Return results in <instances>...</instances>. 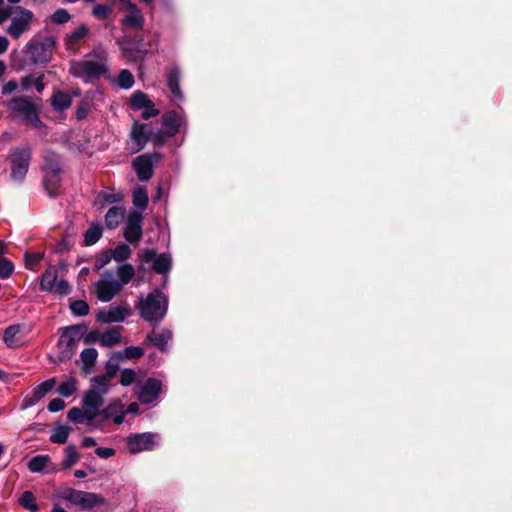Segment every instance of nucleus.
I'll list each match as a JSON object with an SVG mask.
<instances>
[{
    "label": "nucleus",
    "instance_id": "e2e57ef3",
    "mask_svg": "<svg viewBox=\"0 0 512 512\" xmlns=\"http://www.w3.org/2000/svg\"><path fill=\"white\" fill-rule=\"evenodd\" d=\"M16 12V6H6L0 9V23L8 20Z\"/></svg>",
    "mask_w": 512,
    "mask_h": 512
},
{
    "label": "nucleus",
    "instance_id": "13d9d810",
    "mask_svg": "<svg viewBox=\"0 0 512 512\" xmlns=\"http://www.w3.org/2000/svg\"><path fill=\"white\" fill-rule=\"evenodd\" d=\"M111 253L108 250L102 251L95 261V269L100 270L111 261Z\"/></svg>",
    "mask_w": 512,
    "mask_h": 512
},
{
    "label": "nucleus",
    "instance_id": "ea45409f",
    "mask_svg": "<svg viewBox=\"0 0 512 512\" xmlns=\"http://www.w3.org/2000/svg\"><path fill=\"white\" fill-rule=\"evenodd\" d=\"M21 326L14 324L8 326L3 333V341L8 348H14L17 346L15 336L20 332Z\"/></svg>",
    "mask_w": 512,
    "mask_h": 512
},
{
    "label": "nucleus",
    "instance_id": "7ed1b4c3",
    "mask_svg": "<svg viewBox=\"0 0 512 512\" xmlns=\"http://www.w3.org/2000/svg\"><path fill=\"white\" fill-rule=\"evenodd\" d=\"M85 324H75L62 328L57 346L60 361L70 360L77 351L78 342L82 339V331H86Z\"/></svg>",
    "mask_w": 512,
    "mask_h": 512
},
{
    "label": "nucleus",
    "instance_id": "680f3d73",
    "mask_svg": "<svg viewBox=\"0 0 512 512\" xmlns=\"http://www.w3.org/2000/svg\"><path fill=\"white\" fill-rule=\"evenodd\" d=\"M65 406L66 404L64 400H62L61 398H54L49 402L47 409L51 413H56L63 410Z\"/></svg>",
    "mask_w": 512,
    "mask_h": 512
},
{
    "label": "nucleus",
    "instance_id": "4c0bfd02",
    "mask_svg": "<svg viewBox=\"0 0 512 512\" xmlns=\"http://www.w3.org/2000/svg\"><path fill=\"white\" fill-rule=\"evenodd\" d=\"M18 501L23 508L31 512H37L39 510V505L36 503L35 495L29 490L24 491Z\"/></svg>",
    "mask_w": 512,
    "mask_h": 512
},
{
    "label": "nucleus",
    "instance_id": "bb28decb",
    "mask_svg": "<svg viewBox=\"0 0 512 512\" xmlns=\"http://www.w3.org/2000/svg\"><path fill=\"white\" fill-rule=\"evenodd\" d=\"M129 104L133 110L151 108L153 106V102L141 90H137L131 95Z\"/></svg>",
    "mask_w": 512,
    "mask_h": 512
},
{
    "label": "nucleus",
    "instance_id": "9d476101",
    "mask_svg": "<svg viewBox=\"0 0 512 512\" xmlns=\"http://www.w3.org/2000/svg\"><path fill=\"white\" fill-rule=\"evenodd\" d=\"M108 388L97 390L94 386L88 389L82 399V407L87 412L88 421H93L99 415V408L104 403V395Z\"/></svg>",
    "mask_w": 512,
    "mask_h": 512
},
{
    "label": "nucleus",
    "instance_id": "6e6552de",
    "mask_svg": "<svg viewBox=\"0 0 512 512\" xmlns=\"http://www.w3.org/2000/svg\"><path fill=\"white\" fill-rule=\"evenodd\" d=\"M62 497L71 504L79 506L81 510H90L95 506L106 503V499L100 494L73 488H67Z\"/></svg>",
    "mask_w": 512,
    "mask_h": 512
},
{
    "label": "nucleus",
    "instance_id": "72a5a7b5",
    "mask_svg": "<svg viewBox=\"0 0 512 512\" xmlns=\"http://www.w3.org/2000/svg\"><path fill=\"white\" fill-rule=\"evenodd\" d=\"M117 275L119 277L118 283H121V288L127 285L135 275L134 267L129 263H124L118 266Z\"/></svg>",
    "mask_w": 512,
    "mask_h": 512
},
{
    "label": "nucleus",
    "instance_id": "864d4df0",
    "mask_svg": "<svg viewBox=\"0 0 512 512\" xmlns=\"http://www.w3.org/2000/svg\"><path fill=\"white\" fill-rule=\"evenodd\" d=\"M136 380V373L134 370L125 368L121 371L120 384L122 386H130Z\"/></svg>",
    "mask_w": 512,
    "mask_h": 512
},
{
    "label": "nucleus",
    "instance_id": "f03ea898",
    "mask_svg": "<svg viewBox=\"0 0 512 512\" xmlns=\"http://www.w3.org/2000/svg\"><path fill=\"white\" fill-rule=\"evenodd\" d=\"M57 39L54 36L33 37L25 46L24 52L30 55L29 64L46 65L53 59Z\"/></svg>",
    "mask_w": 512,
    "mask_h": 512
},
{
    "label": "nucleus",
    "instance_id": "6ab92c4d",
    "mask_svg": "<svg viewBox=\"0 0 512 512\" xmlns=\"http://www.w3.org/2000/svg\"><path fill=\"white\" fill-rule=\"evenodd\" d=\"M42 183L49 197H57L61 186V172H44Z\"/></svg>",
    "mask_w": 512,
    "mask_h": 512
},
{
    "label": "nucleus",
    "instance_id": "c85d7f7f",
    "mask_svg": "<svg viewBox=\"0 0 512 512\" xmlns=\"http://www.w3.org/2000/svg\"><path fill=\"white\" fill-rule=\"evenodd\" d=\"M44 172H62L61 157L56 152H49L44 156Z\"/></svg>",
    "mask_w": 512,
    "mask_h": 512
},
{
    "label": "nucleus",
    "instance_id": "39448f33",
    "mask_svg": "<svg viewBox=\"0 0 512 512\" xmlns=\"http://www.w3.org/2000/svg\"><path fill=\"white\" fill-rule=\"evenodd\" d=\"M32 159V149L29 146L17 147L10 151L8 161L11 165V179L22 182L29 170Z\"/></svg>",
    "mask_w": 512,
    "mask_h": 512
},
{
    "label": "nucleus",
    "instance_id": "49530a36",
    "mask_svg": "<svg viewBox=\"0 0 512 512\" xmlns=\"http://www.w3.org/2000/svg\"><path fill=\"white\" fill-rule=\"evenodd\" d=\"M134 76L127 70L123 69L118 75V85L123 89H129L134 85Z\"/></svg>",
    "mask_w": 512,
    "mask_h": 512
},
{
    "label": "nucleus",
    "instance_id": "052dcab7",
    "mask_svg": "<svg viewBox=\"0 0 512 512\" xmlns=\"http://www.w3.org/2000/svg\"><path fill=\"white\" fill-rule=\"evenodd\" d=\"M59 295H68L71 292V286L67 280L61 279L57 284H55L54 291Z\"/></svg>",
    "mask_w": 512,
    "mask_h": 512
},
{
    "label": "nucleus",
    "instance_id": "c03bdc74",
    "mask_svg": "<svg viewBox=\"0 0 512 512\" xmlns=\"http://www.w3.org/2000/svg\"><path fill=\"white\" fill-rule=\"evenodd\" d=\"M44 256V252H25V267L27 269L34 270V268L44 259Z\"/></svg>",
    "mask_w": 512,
    "mask_h": 512
},
{
    "label": "nucleus",
    "instance_id": "bf43d9fd",
    "mask_svg": "<svg viewBox=\"0 0 512 512\" xmlns=\"http://www.w3.org/2000/svg\"><path fill=\"white\" fill-rule=\"evenodd\" d=\"M144 355V349L139 346H128L125 348L127 359H139Z\"/></svg>",
    "mask_w": 512,
    "mask_h": 512
},
{
    "label": "nucleus",
    "instance_id": "6e6d98bb",
    "mask_svg": "<svg viewBox=\"0 0 512 512\" xmlns=\"http://www.w3.org/2000/svg\"><path fill=\"white\" fill-rule=\"evenodd\" d=\"M101 334L99 330L94 329L89 332L82 331V339L85 344H93L96 342H100Z\"/></svg>",
    "mask_w": 512,
    "mask_h": 512
},
{
    "label": "nucleus",
    "instance_id": "2eb2a0df",
    "mask_svg": "<svg viewBox=\"0 0 512 512\" xmlns=\"http://www.w3.org/2000/svg\"><path fill=\"white\" fill-rule=\"evenodd\" d=\"M131 310L129 307H121L111 305L109 310H100L96 314V320L100 323H113V322H123L125 318L130 315Z\"/></svg>",
    "mask_w": 512,
    "mask_h": 512
},
{
    "label": "nucleus",
    "instance_id": "ddd939ff",
    "mask_svg": "<svg viewBox=\"0 0 512 512\" xmlns=\"http://www.w3.org/2000/svg\"><path fill=\"white\" fill-rule=\"evenodd\" d=\"M143 216L141 211L130 210L127 217L123 236L130 244H137L143 235Z\"/></svg>",
    "mask_w": 512,
    "mask_h": 512
},
{
    "label": "nucleus",
    "instance_id": "7c9ffc66",
    "mask_svg": "<svg viewBox=\"0 0 512 512\" xmlns=\"http://www.w3.org/2000/svg\"><path fill=\"white\" fill-rule=\"evenodd\" d=\"M97 357L98 351L95 348H86L82 350L80 358L83 363V370L86 374L95 366Z\"/></svg>",
    "mask_w": 512,
    "mask_h": 512
},
{
    "label": "nucleus",
    "instance_id": "473e14b6",
    "mask_svg": "<svg viewBox=\"0 0 512 512\" xmlns=\"http://www.w3.org/2000/svg\"><path fill=\"white\" fill-rule=\"evenodd\" d=\"M71 431L72 427L60 424L53 430L50 441L55 444H65Z\"/></svg>",
    "mask_w": 512,
    "mask_h": 512
},
{
    "label": "nucleus",
    "instance_id": "a18cd8bd",
    "mask_svg": "<svg viewBox=\"0 0 512 512\" xmlns=\"http://www.w3.org/2000/svg\"><path fill=\"white\" fill-rule=\"evenodd\" d=\"M67 418L69 421L77 424H81L84 420L88 421L87 412L78 407L71 408L67 413Z\"/></svg>",
    "mask_w": 512,
    "mask_h": 512
},
{
    "label": "nucleus",
    "instance_id": "dca6fc26",
    "mask_svg": "<svg viewBox=\"0 0 512 512\" xmlns=\"http://www.w3.org/2000/svg\"><path fill=\"white\" fill-rule=\"evenodd\" d=\"M121 289V283L117 280L101 279L96 283V296L102 302H109Z\"/></svg>",
    "mask_w": 512,
    "mask_h": 512
},
{
    "label": "nucleus",
    "instance_id": "9b49d317",
    "mask_svg": "<svg viewBox=\"0 0 512 512\" xmlns=\"http://www.w3.org/2000/svg\"><path fill=\"white\" fill-rule=\"evenodd\" d=\"M158 434L151 432L130 434L126 444L131 454H138L142 451H151L156 445Z\"/></svg>",
    "mask_w": 512,
    "mask_h": 512
},
{
    "label": "nucleus",
    "instance_id": "37998d69",
    "mask_svg": "<svg viewBox=\"0 0 512 512\" xmlns=\"http://www.w3.org/2000/svg\"><path fill=\"white\" fill-rule=\"evenodd\" d=\"M69 308L75 316H86L90 311L88 303L84 300H70Z\"/></svg>",
    "mask_w": 512,
    "mask_h": 512
},
{
    "label": "nucleus",
    "instance_id": "aec40b11",
    "mask_svg": "<svg viewBox=\"0 0 512 512\" xmlns=\"http://www.w3.org/2000/svg\"><path fill=\"white\" fill-rule=\"evenodd\" d=\"M162 125L165 128L166 135L173 137L179 132L180 119L175 110H170L162 115Z\"/></svg>",
    "mask_w": 512,
    "mask_h": 512
},
{
    "label": "nucleus",
    "instance_id": "20e7f679",
    "mask_svg": "<svg viewBox=\"0 0 512 512\" xmlns=\"http://www.w3.org/2000/svg\"><path fill=\"white\" fill-rule=\"evenodd\" d=\"M138 308L146 321H161L167 313V303L164 294L154 289L145 300H141Z\"/></svg>",
    "mask_w": 512,
    "mask_h": 512
},
{
    "label": "nucleus",
    "instance_id": "4468645a",
    "mask_svg": "<svg viewBox=\"0 0 512 512\" xmlns=\"http://www.w3.org/2000/svg\"><path fill=\"white\" fill-rule=\"evenodd\" d=\"M161 392L162 382L157 378H148L138 393V400L142 404H150L159 397Z\"/></svg>",
    "mask_w": 512,
    "mask_h": 512
},
{
    "label": "nucleus",
    "instance_id": "a211bd4d",
    "mask_svg": "<svg viewBox=\"0 0 512 512\" xmlns=\"http://www.w3.org/2000/svg\"><path fill=\"white\" fill-rule=\"evenodd\" d=\"M89 33V27L86 24H81L70 34L66 35L64 42L67 51L77 54L78 44L83 40Z\"/></svg>",
    "mask_w": 512,
    "mask_h": 512
},
{
    "label": "nucleus",
    "instance_id": "393cba45",
    "mask_svg": "<svg viewBox=\"0 0 512 512\" xmlns=\"http://www.w3.org/2000/svg\"><path fill=\"white\" fill-rule=\"evenodd\" d=\"M122 330L123 326H115L108 329L106 332L101 334L100 344L104 347H111L120 343Z\"/></svg>",
    "mask_w": 512,
    "mask_h": 512
},
{
    "label": "nucleus",
    "instance_id": "f8f14e48",
    "mask_svg": "<svg viewBox=\"0 0 512 512\" xmlns=\"http://www.w3.org/2000/svg\"><path fill=\"white\" fill-rule=\"evenodd\" d=\"M16 12L20 16L12 18L11 24L7 29V33L13 38L18 39L24 32H26L33 21L34 14L31 10L21 6H16Z\"/></svg>",
    "mask_w": 512,
    "mask_h": 512
},
{
    "label": "nucleus",
    "instance_id": "0e129e2a",
    "mask_svg": "<svg viewBox=\"0 0 512 512\" xmlns=\"http://www.w3.org/2000/svg\"><path fill=\"white\" fill-rule=\"evenodd\" d=\"M116 451L113 448L108 447H98L95 449V454L103 459H107L115 455Z\"/></svg>",
    "mask_w": 512,
    "mask_h": 512
},
{
    "label": "nucleus",
    "instance_id": "f257e3e1",
    "mask_svg": "<svg viewBox=\"0 0 512 512\" xmlns=\"http://www.w3.org/2000/svg\"><path fill=\"white\" fill-rule=\"evenodd\" d=\"M8 108L13 117L21 116L26 125L41 129L45 123L40 118V107L28 96H16L8 102Z\"/></svg>",
    "mask_w": 512,
    "mask_h": 512
},
{
    "label": "nucleus",
    "instance_id": "423d86ee",
    "mask_svg": "<svg viewBox=\"0 0 512 512\" xmlns=\"http://www.w3.org/2000/svg\"><path fill=\"white\" fill-rule=\"evenodd\" d=\"M148 124L135 121L131 128V139L137 145L136 151L142 150L148 142H152L154 146L160 147L165 143L168 137L165 130L158 129L156 131H146Z\"/></svg>",
    "mask_w": 512,
    "mask_h": 512
},
{
    "label": "nucleus",
    "instance_id": "e433bc0d",
    "mask_svg": "<svg viewBox=\"0 0 512 512\" xmlns=\"http://www.w3.org/2000/svg\"><path fill=\"white\" fill-rule=\"evenodd\" d=\"M123 408L124 405L122 401L120 399H114L107 407L100 410L99 415L102 417L103 421H106L119 413Z\"/></svg>",
    "mask_w": 512,
    "mask_h": 512
},
{
    "label": "nucleus",
    "instance_id": "58836bf2",
    "mask_svg": "<svg viewBox=\"0 0 512 512\" xmlns=\"http://www.w3.org/2000/svg\"><path fill=\"white\" fill-rule=\"evenodd\" d=\"M65 454H66V456H65L64 461L62 462V468L70 469L73 465H75L79 461L80 455L76 450V446L73 444L68 445L65 448Z\"/></svg>",
    "mask_w": 512,
    "mask_h": 512
},
{
    "label": "nucleus",
    "instance_id": "b1692460",
    "mask_svg": "<svg viewBox=\"0 0 512 512\" xmlns=\"http://www.w3.org/2000/svg\"><path fill=\"white\" fill-rule=\"evenodd\" d=\"M58 278V272L55 267L50 266L42 274L40 280V290L46 292H53Z\"/></svg>",
    "mask_w": 512,
    "mask_h": 512
},
{
    "label": "nucleus",
    "instance_id": "5fc2aeb1",
    "mask_svg": "<svg viewBox=\"0 0 512 512\" xmlns=\"http://www.w3.org/2000/svg\"><path fill=\"white\" fill-rule=\"evenodd\" d=\"M96 200L98 202H101L102 205H105L119 202L121 200V197L118 194L101 192L97 195Z\"/></svg>",
    "mask_w": 512,
    "mask_h": 512
},
{
    "label": "nucleus",
    "instance_id": "c9c22d12",
    "mask_svg": "<svg viewBox=\"0 0 512 512\" xmlns=\"http://www.w3.org/2000/svg\"><path fill=\"white\" fill-rule=\"evenodd\" d=\"M56 385V378H50L41 382L39 385L33 388L32 393L35 395L36 400H41L46 396Z\"/></svg>",
    "mask_w": 512,
    "mask_h": 512
},
{
    "label": "nucleus",
    "instance_id": "1a4fd4ad",
    "mask_svg": "<svg viewBox=\"0 0 512 512\" xmlns=\"http://www.w3.org/2000/svg\"><path fill=\"white\" fill-rule=\"evenodd\" d=\"M142 263L152 262V269L157 274H167L172 267V258L168 253L157 254L155 249L146 248L139 254Z\"/></svg>",
    "mask_w": 512,
    "mask_h": 512
},
{
    "label": "nucleus",
    "instance_id": "c756f323",
    "mask_svg": "<svg viewBox=\"0 0 512 512\" xmlns=\"http://www.w3.org/2000/svg\"><path fill=\"white\" fill-rule=\"evenodd\" d=\"M132 197H133V199H132L133 205L136 208H138L141 212L147 208L148 202H149V197H148V192L145 187L137 186L133 190Z\"/></svg>",
    "mask_w": 512,
    "mask_h": 512
},
{
    "label": "nucleus",
    "instance_id": "2f4dec72",
    "mask_svg": "<svg viewBox=\"0 0 512 512\" xmlns=\"http://www.w3.org/2000/svg\"><path fill=\"white\" fill-rule=\"evenodd\" d=\"M50 462L51 459L49 455H36L29 460L27 467L29 471L38 473L42 472Z\"/></svg>",
    "mask_w": 512,
    "mask_h": 512
},
{
    "label": "nucleus",
    "instance_id": "338daca9",
    "mask_svg": "<svg viewBox=\"0 0 512 512\" xmlns=\"http://www.w3.org/2000/svg\"><path fill=\"white\" fill-rule=\"evenodd\" d=\"M18 87V82L13 79L9 80L2 86V94L7 95L13 93Z\"/></svg>",
    "mask_w": 512,
    "mask_h": 512
},
{
    "label": "nucleus",
    "instance_id": "4d7b16f0",
    "mask_svg": "<svg viewBox=\"0 0 512 512\" xmlns=\"http://www.w3.org/2000/svg\"><path fill=\"white\" fill-rule=\"evenodd\" d=\"M119 370V365L117 362H113L112 360H109L105 364V373L102 374L104 377H106L109 381H111L117 374Z\"/></svg>",
    "mask_w": 512,
    "mask_h": 512
},
{
    "label": "nucleus",
    "instance_id": "f704fd0d",
    "mask_svg": "<svg viewBox=\"0 0 512 512\" xmlns=\"http://www.w3.org/2000/svg\"><path fill=\"white\" fill-rule=\"evenodd\" d=\"M102 227L100 225L90 226L84 233V246H92L102 237Z\"/></svg>",
    "mask_w": 512,
    "mask_h": 512
},
{
    "label": "nucleus",
    "instance_id": "603ef678",
    "mask_svg": "<svg viewBox=\"0 0 512 512\" xmlns=\"http://www.w3.org/2000/svg\"><path fill=\"white\" fill-rule=\"evenodd\" d=\"M73 241L67 236H63L62 239L54 246L53 252L56 254H63L69 251L73 246Z\"/></svg>",
    "mask_w": 512,
    "mask_h": 512
},
{
    "label": "nucleus",
    "instance_id": "09e8293b",
    "mask_svg": "<svg viewBox=\"0 0 512 512\" xmlns=\"http://www.w3.org/2000/svg\"><path fill=\"white\" fill-rule=\"evenodd\" d=\"M14 272V264L11 260L5 257H0V278L7 279Z\"/></svg>",
    "mask_w": 512,
    "mask_h": 512
},
{
    "label": "nucleus",
    "instance_id": "4be33fe9",
    "mask_svg": "<svg viewBox=\"0 0 512 512\" xmlns=\"http://www.w3.org/2000/svg\"><path fill=\"white\" fill-rule=\"evenodd\" d=\"M172 338L170 330L164 329L160 333L152 331L146 336V341L151 343L153 346L158 348L160 351L165 352L167 349V343Z\"/></svg>",
    "mask_w": 512,
    "mask_h": 512
},
{
    "label": "nucleus",
    "instance_id": "0eeeda50",
    "mask_svg": "<svg viewBox=\"0 0 512 512\" xmlns=\"http://www.w3.org/2000/svg\"><path fill=\"white\" fill-rule=\"evenodd\" d=\"M69 73L84 82L100 79L108 73V67L104 63L91 60L73 61Z\"/></svg>",
    "mask_w": 512,
    "mask_h": 512
},
{
    "label": "nucleus",
    "instance_id": "3c124183",
    "mask_svg": "<svg viewBox=\"0 0 512 512\" xmlns=\"http://www.w3.org/2000/svg\"><path fill=\"white\" fill-rule=\"evenodd\" d=\"M71 19V15L69 12L64 8L57 9L52 15H51V21L54 24L61 25L67 23Z\"/></svg>",
    "mask_w": 512,
    "mask_h": 512
},
{
    "label": "nucleus",
    "instance_id": "f3484780",
    "mask_svg": "<svg viewBox=\"0 0 512 512\" xmlns=\"http://www.w3.org/2000/svg\"><path fill=\"white\" fill-rule=\"evenodd\" d=\"M133 169L140 181L146 182L153 176V164L150 155L144 154L136 157L133 161Z\"/></svg>",
    "mask_w": 512,
    "mask_h": 512
},
{
    "label": "nucleus",
    "instance_id": "a878e982",
    "mask_svg": "<svg viewBox=\"0 0 512 512\" xmlns=\"http://www.w3.org/2000/svg\"><path fill=\"white\" fill-rule=\"evenodd\" d=\"M144 22H145V19L137 6H136V11H130V14L126 15L121 20L123 29L124 28H133V29L141 30L143 28Z\"/></svg>",
    "mask_w": 512,
    "mask_h": 512
},
{
    "label": "nucleus",
    "instance_id": "a19ab883",
    "mask_svg": "<svg viewBox=\"0 0 512 512\" xmlns=\"http://www.w3.org/2000/svg\"><path fill=\"white\" fill-rule=\"evenodd\" d=\"M109 251L111 253V257L118 262L127 260L131 255L130 247L124 243L118 244L114 249Z\"/></svg>",
    "mask_w": 512,
    "mask_h": 512
},
{
    "label": "nucleus",
    "instance_id": "8fccbe9b",
    "mask_svg": "<svg viewBox=\"0 0 512 512\" xmlns=\"http://www.w3.org/2000/svg\"><path fill=\"white\" fill-rule=\"evenodd\" d=\"M112 9L108 5L97 4L93 7L92 15L98 20H106L110 17Z\"/></svg>",
    "mask_w": 512,
    "mask_h": 512
},
{
    "label": "nucleus",
    "instance_id": "de8ad7c7",
    "mask_svg": "<svg viewBox=\"0 0 512 512\" xmlns=\"http://www.w3.org/2000/svg\"><path fill=\"white\" fill-rule=\"evenodd\" d=\"M91 110V103L87 98L82 99L75 112V117L78 121H82L87 118L89 112Z\"/></svg>",
    "mask_w": 512,
    "mask_h": 512
},
{
    "label": "nucleus",
    "instance_id": "5701e85b",
    "mask_svg": "<svg viewBox=\"0 0 512 512\" xmlns=\"http://www.w3.org/2000/svg\"><path fill=\"white\" fill-rule=\"evenodd\" d=\"M125 209L113 206L108 209L105 215V225L108 229H116L124 219Z\"/></svg>",
    "mask_w": 512,
    "mask_h": 512
},
{
    "label": "nucleus",
    "instance_id": "412c9836",
    "mask_svg": "<svg viewBox=\"0 0 512 512\" xmlns=\"http://www.w3.org/2000/svg\"><path fill=\"white\" fill-rule=\"evenodd\" d=\"M50 103L53 110L63 112L71 107L72 98L68 92L56 90L50 99Z\"/></svg>",
    "mask_w": 512,
    "mask_h": 512
},
{
    "label": "nucleus",
    "instance_id": "774afa93",
    "mask_svg": "<svg viewBox=\"0 0 512 512\" xmlns=\"http://www.w3.org/2000/svg\"><path fill=\"white\" fill-rule=\"evenodd\" d=\"M159 113H160V111L158 109H156L155 105L153 104V106L151 108H144V111L142 112L141 117L144 120H148L152 117L158 116Z\"/></svg>",
    "mask_w": 512,
    "mask_h": 512
},
{
    "label": "nucleus",
    "instance_id": "cd10ccee",
    "mask_svg": "<svg viewBox=\"0 0 512 512\" xmlns=\"http://www.w3.org/2000/svg\"><path fill=\"white\" fill-rule=\"evenodd\" d=\"M179 81H180L179 69L177 67L171 68L167 74V86H168L170 92L174 96H176L178 98H182L183 95H182V92L180 89Z\"/></svg>",
    "mask_w": 512,
    "mask_h": 512
},
{
    "label": "nucleus",
    "instance_id": "69168bd1",
    "mask_svg": "<svg viewBox=\"0 0 512 512\" xmlns=\"http://www.w3.org/2000/svg\"><path fill=\"white\" fill-rule=\"evenodd\" d=\"M92 384H95L99 387V390L108 388V383L110 382L103 375H96L91 379Z\"/></svg>",
    "mask_w": 512,
    "mask_h": 512
},
{
    "label": "nucleus",
    "instance_id": "79ce46f5",
    "mask_svg": "<svg viewBox=\"0 0 512 512\" xmlns=\"http://www.w3.org/2000/svg\"><path fill=\"white\" fill-rule=\"evenodd\" d=\"M76 389V379L70 377L68 380L60 383L57 392L63 397H70L75 393Z\"/></svg>",
    "mask_w": 512,
    "mask_h": 512
}]
</instances>
